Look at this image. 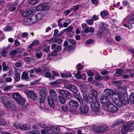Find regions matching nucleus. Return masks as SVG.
Wrapping results in <instances>:
<instances>
[{
	"label": "nucleus",
	"instance_id": "obj_1",
	"mask_svg": "<svg viewBox=\"0 0 134 134\" xmlns=\"http://www.w3.org/2000/svg\"><path fill=\"white\" fill-rule=\"evenodd\" d=\"M128 98L125 97L123 94H120V93L118 94V97H114L112 99L113 102L119 107H121L122 105V103L125 104L128 103Z\"/></svg>",
	"mask_w": 134,
	"mask_h": 134
},
{
	"label": "nucleus",
	"instance_id": "obj_2",
	"mask_svg": "<svg viewBox=\"0 0 134 134\" xmlns=\"http://www.w3.org/2000/svg\"><path fill=\"white\" fill-rule=\"evenodd\" d=\"M12 97L19 104L21 105L24 104L25 102V99L22 98L18 93H14L12 95Z\"/></svg>",
	"mask_w": 134,
	"mask_h": 134
},
{
	"label": "nucleus",
	"instance_id": "obj_3",
	"mask_svg": "<svg viewBox=\"0 0 134 134\" xmlns=\"http://www.w3.org/2000/svg\"><path fill=\"white\" fill-rule=\"evenodd\" d=\"M124 26L126 27L128 24H132L134 23V14L129 15L125 18L122 21Z\"/></svg>",
	"mask_w": 134,
	"mask_h": 134
},
{
	"label": "nucleus",
	"instance_id": "obj_4",
	"mask_svg": "<svg viewBox=\"0 0 134 134\" xmlns=\"http://www.w3.org/2000/svg\"><path fill=\"white\" fill-rule=\"evenodd\" d=\"M108 127L105 125H99L94 128V131L97 133H103L106 132Z\"/></svg>",
	"mask_w": 134,
	"mask_h": 134
},
{
	"label": "nucleus",
	"instance_id": "obj_5",
	"mask_svg": "<svg viewBox=\"0 0 134 134\" xmlns=\"http://www.w3.org/2000/svg\"><path fill=\"white\" fill-rule=\"evenodd\" d=\"M93 98H91L89 99L90 101L91 102V108L93 109H96L99 110V108L100 106V104L98 100V99H95L94 102H93Z\"/></svg>",
	"mask_w": 134,
	"mask_h": 134
},
{
	"label": "nucleus",
	"instance_id": "obj_6",
	"mask_svg": "<svg viewBox=\"0 0 134 134\" xmlns=\"http://www.w3.org/2000/svg\"><path fill=\"white\" fill-rule=\"evenodd\" d=\"M132 123L128 122L125 123L123 125V127L121 130V132L123 134L126 133L129 129L132 130Z\"/></svg>",
	"mask_w": 134,
	"mask_h": 134
},
{
	"label": "nucleus",
	"instance_id": "obj_7",
	"mask_svg": "<svg viewBox=\"0 0 134 134\" xmlns=\"http://www.w3.org/2000/svg\"><path fill=\"white\" fill-rule=\"evenodd\" d=\"M79 110L81 114L84 115L87 114L88 113L89 107L86 105H82L80 106Z\"/></svg>",
	"mask_w": 134,
	"mask_h": 134
},
{
	"label": "nucleus",
	"instance_id": "obj_8",
	"mask_svg": "<svg viewBox=\"0 0 134 134\" xmlns=\"http://www.w3.org/2000/svg\"><path fill=\"white\" fill-rule=\"evenodd\" d=\"M57 91L62 96L67 99L70 98L71 94L68 91L64 90H57Z\"/></svg>",
	"mask_w": 134,
	"mask_h": 134
},
{
	"label": "nucleus",
	"instance_id": "obj_9",
	"mask_svg": "<svg viewBox=\"0 0 134 134\" xmlns=\"http://www.w3.org/2000/svg\"><path fill=\"white\" fill-rule=\"evenodd\" d=\"M45 90L42 89L39 92L40 100L41 103H43L46 98Z\"/></svg>",
	"mask_w": 134,
	"mask_h": 134
},
{
	"label": "nucleus",
	"instance_id": "obj_10",
	"mask_svg": "<svg viewBox=\"0 0 134 134\" xmlns=\"http://www.w3.org/2000/svg\"><path fill=\"white\" fill-rule=\"evenodd\" d=\"M107 107L108 109L112 113H115L118 110V107L113 105L111 102L107 105Z\"/></svg>",
	"mask_w": 134,
	"mask_h": 134
},
{
	"label": "nucleus",
	"instance_id": "obj_11",
	"mask_svg": "<svg viewBox=\"0 0 134 134\" xmlns=\"http://www.w3.org/2000/svg\"><path fill=\"white\" fill-rule=\"evenodd\" d=\"M26 93L28 97L33 100H35L37 98L36 94L32 91L27 90L26 91Z\"/></svg>",
	"mask_w": 134,
	"mask_h": 134
},
{
	"label": "nucleus",
	"instance_id": "obj_12",
	"mask_svg": "<svg viewBox=\"0 0 134 134\" xmlns=\"http://www.w3.org/2000/svg\"><path fill=\"white\" fill-rule=\"evenodd\" d=\"M104 95L108 97L111 98L114 94L113 90L109 89H106L104 91Z\"/></svg>",
	"mask_w": 134,
	"mask_h": 134
},
{
	"label": "nucleus",
	"instance_id": "obj_13",
	"mask_svg": "<svg viewBox=\"0 0 134 134\" xmlns=\"http://www.w3.org/2000/svg\"><path fill=\"white\" fill-rule=\"evenodd\" d=\"M7 98L6 97H2L1 98L2 102L7 107L12 108L14 105L13 104H10V102L9 100H6Z\"/></svg>",
	"mask_w": 134,
	"mask_h": 134
},
{
	"label": "nucleus",
	"instance_id": "obj_14",
	"mask_svg": "<svg viewBox=\"0 0 134 134\" xmlns=\"http://www.w3.org/2000/svg\"><path fill=\"white\" fill-rule=\"evenodd\" d=\"M49 8V7L47 5L46 3H44L40 4L37 7L36 9L38 10H47Z\"/></svg>",
	"mask_w": 134,
	"mask_h": 134
},
{
	"label": "nucleus",
	"instance_id": "obj_15",
	"mask_svg": "<svg viewBox=\"0 0 134 134\" xmlns=\"http://www.w3.org/2000/svg\"><path fill=\"white\" fill-rule=\"evenodd\" d=\"M68 105L69 107L73 109H75L79 106V104L78 102L73 100H72L69 102Z\"/></svg>",
	"mask_w": 134,
	"mask_h": 134
},
{
	"label": "nucleus",
	"instance_id": "obj_16",
	"mask_svg": "<svg viewBox=\"0 0 134 134\" xmlns=\"http://www.w3.org/2000/svg\"><path fill=\"white\" fill-rule=\"evenodd\" d=\"M108 98L104 95L101 96L100 97V101L101 103L103 104H106L107 105L110 102Z\"/></svg>",
	"mask_w": 134,
	"mask_h": 134
},
{
	"label": "nucleus",
	"instance_id": "obj_17",
	"mask_svg": "<svg viewBox=\"0 0 134 134\" xmlns=\"http://www.w3.org/2000/svg\"><path fill=\"white\" fill-rule=\"evenodd\" d=\"M44 129L41 130V134H52L53 132H51V130H50L49 127L47 126L46 127L44 128Z\"/></svg>",
	"mask_w": 134,
	"mask_h": 134
},
{
	"label": "nucleus",
	"instance_id": "obj_18",
	"mask_svg": "<svg viewBox=\"0 0 134 134\" xmlns=\"http://www.w3.org/2000/svg\"><path fill=\"white\" fill-rule=\"evenodd\" d=\"M51 48L55 51L59 52L62 49V47L61 46L57 45L56 44H53L51 45Z\"/></svg>",
	"mask_w": 134,
	"mask_h": 134
},
{
	"label": "nucleus",
	"instance_id": "obj_19",
	"mask_svg": "<svg viewBox=\"0 0 134 134\" xmlns=\"http://www.w3.org/2000/svg\"><path fill=\"white\" fill-rule=\"evenodd\" d=\"M54 98L49 96H48V104L53 109L55 105L54 102Z\"/></svg>",
	"mask_w": 134,
	"mask_h": 134
},
{
	"label": "nucleus",
	"instance_id": "obj_20",
	"mask_svg": "<svg viewBox=\"0 0 134 134\" xmlns=\"http://www.w3.org/2000/svg\"><path fill=\"white\" fill-rule=\"evenodd\" d=\"M21 79L26 81H29L30 80V78L28 76V74L25 72H23L22 73Z\"/></svg>",
	"mask_w": 134,
	"mask_h": 134
},
{
	"label": "nucleus",
	"instance_id": "obj_21",
	"mask_svg": "<svg viewBox=\"0 0 134 134\" xmlns=\"http://www.w3.org/2000/svg\"><path fill=\"white\" fill-rule=\"evenodd\" d=\"M49 94L50 96V97L54 99L57 98V94L55 91L53 89H51L50 90Z\"/></svg>",
	"mask_w": 134,
	"mask_h": 134
},
{
	"label": "nucleus",
	"instance_id": "obj_22",
	"mask_svg": "<svg viewBox=\"0 0 134 134\" xmlns=\"http://www.w3.org/2000/svg\"><path fill=\"white\" fill-rule=\"evenodd\" d=\"M30 19L31 21L32 22V24L35 23L37 21V18L36 17V14H33L32 15H30L29 16Z\"/></svg>",
	"mask_w": 134,
	"mask_h": 134
},
{
	"label": "nucleus",
	"instance_id": "obj_23",
	"mask_svg": "<svg viewBox=\"0 0 134 134\" xmlns=\"http://www.w3.org/2000/svg\"><path fill=\"white\" fill-rule=\"evenodd\" d=\"M23 24L24 25H28L32 24V22L31 21L30 19L29 16L26 19L24 20Z\"/></svg>",
	"mask_w": 134,
	"mask_h": 134
},
{
	"label": "nucleus",
	"instance_id": "obj_24",
	"mask_svg": "<svg viewBox=\"0 0 134 134\" xmlns=\"http://www.w3.org/2000/svg\"><path fill=\"white\" fill-rule=\"evenodd\" d=\"M16 7L13 5H8L6 8V10H9L10 11H13L15 10Z\"/></svg>",
	"mask_w": 134,
	"mask_h": 134
},
{
	"label": "nucleus",
	"instance_id": "obj_25",
	"mask_svg": "<svg viewBox=\"0 0 134 134\" xmlns=\"http://www.w3.org/2000/svg\"><path fill=\"white\" fill-rule=\"evenodd\" d=\"M58 98L60 102L62 104L65 103L66 102V98L63 96H59L58 97Z\"/></svg>",
	"mask_w": 134,
	"mask_h": 134
},
{
	"label": "nucleus",
	"instance_id": "obj_26",
	"mask_svg": "<svg viewBox=\"0 0 134 134\" xmlns=\"http://www.w3.org/2000/svg\"><path fill=\"white\" fill-rule=\"evenodd\" d=\"M123 72V71L122 69H117L116 72L114 74L115 76H121Z\"/></svg>",
	"mask_w": 134,
	"mask_h": 134
},
{
	"label": "nucleus",
	"instance_id": "obj_27",
	"mask_svg": "<svg viewBox=\"0 0 134 134\" xmlns=\"http://www.w3.org/2000/svg\"><path fill=\"white\" fill-rule=\"evenodd\" d=\"M60 131V129L58 127H54L53 129V131L51 130V132H53L52 134H54L55 133L58 134L59 133Z\"/></svg>",
	"mask_w": 134,
	"mask_h": 134
},
{
	"label": "nucleus",
	"instance_id": "obj_28",
	"mask_svg": "<svg viewBox=\"0 0 134 134\" xmlns=\"http://www.w3.org/2000/svg\"><path fill=\"white\" fill-rule=\"evenodd\" d=\"M99 109L92 108L91 112V114L93 116L97 115L99 114Z\"/></svg>",
	"mask_w": 134,
	"mask_h": 134
},
{
	"label": "nucleus",
	"instance_id": "obj_29",
	"mask_svg": "<svg viewBox=\"0 0 134 134\" xmlns=\"http://www.w3.org/2000/svg\"><path fill=\"white\" fill-rule=\"evenodd\" d=\"M20 72H16L15 74L14 79L15 81H18L20 79Z\"/></svg>",
	"mask_w": 134,
	"mask_h": 134
},
{
	"label": "nucleus",
	"instance_id": "obj_30",
	"mask_svg": "<svg viewBox=\"0 0 134 134\" xmlns=\"http://www.w3.org/2000/svg\"><path fill=\"white\" fill-rule=\"evenodd\" d=\"M91 92L92 95L95 97V99H98V93L97 91L93 89L91 90Z\"/></svg>",
	"mask_w": 134,
	"mask_h": 134
},
{
	"label": "nucleus",
	"instance_id": "obj_31",
	"mask_svg": "<svg viewBox=\"0 0 134 134\" xmlns=\"http://www.w3.org/2000/svg\"><path fill=\"white\" fill-rule=\"evenodd\" d=\"M75 97L77 99L81 104H82L83 100L82 98L80 95L75 94Z\"/></svg>",
	"mask_w": 134,
	"mask_h": 134
},
{
	"label": "nucleus",
	"instance_id": "obj_32",
	"mask_svg": "<svg viewBox=\"0 0 134 134\" xmlns=\"http://www.w3.org/2000/svg\"><path fill=\"white\" fill-rule=\"evenodd\" d=\"M39 131L37 130H33L31 131H28L26 132V134H39Z\"/></svg>",
	"mask_w": 134,
	"mask_h": 134
},
{
	"label": "nucleus",
	"instance_id": "obj_33",
	"mask_svg": "<svg viewBox=\"0 0 134 134\" xmlns=\"http://www.w3.org/2000/svg\"><path fill=\"white\" fill-rule=\"evenodd\" d=\"M36 125L38 126L39 127H41L42 128H45L47 127L46 124L44 122H42L41 123L38 122L36 123Z\"/></svg>",
	"mask_w": 134,
	"mask_h": 134
},
{
	"label": "nucleus",
	"instance_id": "obj_34",
	"mask_svg": "<svg viewBox=\"0 0 134 134\" xmlns=\"http://www.w3.org/2000/svg\"><path fill=\"white\" fill-rule=\"evenodd\" d=\"M70 90L75 93H76L77 91V88L75 86L72 85H71Z\"/></svg>",
	"mask_w": 134,
	"mask_h": 134
},
{
	"label": "nucleus",
	"instance_id": "obj_35",
	"mask_svg": "<svg viewBox=\"0 0 134 134\" xmlns=\"http://www.w3.org/2000/svg\"><path fill=\"white\" fill-rule=\"evenodd\" d=\"M123 122L121 120H117L114 122L113 124L114 126H116L122 124Z\"/></svg>",
	"mask_w": 134,
	"mask_h": 134
},
{
	"label": "nucleus",
	"instance_id": "obj_36",
	"mask_svg": "<svg viewBox=\"0 0 134 134\" xmlns=\"http://www.w3.org/2000/svg\"><path fill=\"white\" fill-rule=\"evenodd\" d=\"M79 8V5H76L72 7L70 9L72 11L75 12L78 10Z\"/></svg>",
	"mask_w": 134,
	"mask_h": 134
},
{
	"label": "nucleus",
	"instance_id": "obj_37",
	"mask_svg": "<svg viewBox=\"0 0 134 134\" xmlns=\"http://www.w3.org/2000/svg\"><path fill=\"white\" fill-rule=\"evenodd\" d=\"M7 125V122L2 118H0V125L4 126Z\"/></svg>",
	"mask_w": 134,
	"mask_h": 134
},
{
	"label": "nucleus",
	"instance_id": "obj_38",
	"mask_svg": "<svg viewBox=\"0 0 134 134\" xmlns=\"http://www.w3.org/2000/svg\"><path fill=\"white\" fill-rule=\"evenodd\" d=\"M43 14L41 13H39L37 14V15H36V17L37 18V20L38 21L42 19L43 17Z\"/></svg>",
	"mask_w": 134,
	"mask_h": 134
},
{
	"label": "nucleus",
	"instance_id": "obj_39",
	"mask_svg": "<svg viewBox=\"0 0 134 134\" xmlns=\"http://www.w3.org/2000/svg\"><path fill=\"white\" fill-rule=\"evenodd\" d=\"M108 14V12L106 11H102L100 13V15L102 18L104 17L105 16L107 15Z\"/></svg>",
	"mask_w": 134,
	"mask_h": 134
},
{
	"label": "nucleus",
	"instance_id": "obj_40",
	"mask_svg": "<svg viewBox=\"0 0 134 134\" xmlns=\"http://www.w3.org/2000/svg\"><path fill=\"white\" fill-rule=\"evenodd\" d=\"M28 129V126L26 124H22L21 127V129L22 130H27Z\"/></svg>",
	"mask_w": 134,
	"mask_h": 134
},
{
	"label": "nucleus",
	"instance_id": "obj_41",
	"mask_svg": "<svg viewBox=\"0 0 134 134\" xmlns=\"http://www.w3.org/2000/svg\"><path fill=\"white\" fill-rule=\"evenodd\" d=\"M130 100L132 103H134V92L132 93L130 96Z\"/></svg>",
	"mask_w": 134,
	"mask_h": 134
},
{
	"label": "nucleus",
	"instance_id": "obj_42",
	"mask_svg": "<svg viewBox=\"0 0 134 134\" xmlns=\"http://www.w3.org/2000/svg\"><path fill=\"white\" fill-rule=\"evenodd\" d=\"M42 55V53L41 51L37 52L35 55L36 57L37 58H41Z\"/></svg>",
	"mask_w": 134,
	"mask_h": 134
},
{
	"label": "nucleus",
	"instance_id": "obj_43",
	"mask_svg": "<svg viewBox=\"0 0 134 134\" xmlns=\"http://www.w3.org/2000/svg\"><path fill=\"white\" fill-rule=\"evenodd\" d=\"M17 53L15 49L11 51L10 52L9 55L11 57H13Z\"/></svg>",
	"mask_w": 134,
	"mask_h": 134
},
{
	"label": "nucleus",
	"instance_id": "obj_44",
	"mask_svg": "<svg viewBox=\"0 0 134 134\" xmlns=\"http://www.w3.org/2000/svg\"><path fill=\"white\" fill-rule=\"evenodd\" d=\"M22 126V124L19 123H16L14 125V126L17 129H21V127Z\"/></svg>",
	"mask_w": 134,
	"mask_h": 134
},
{
	"label": "nucleus",
	"instance_id": "obj_45",
	"mask_svg": "<svg viewBox=\"0 0 134 134\" xmlns=\"http://www.w3.org/2000/svg\"><path fill=\"white\" fill-rule=\"evenodd\" d=\"M68 41L72 45H75L76 44V41L70 38L68 40Z\"/></svg>",
	"mask_w": 134,
	"mask_h": 134
},
{
	"label": "nucleus",
	"instance_id": "obj_46",
	"mask_svg": "<svg viewBox=\"0 0 134 134\" xmlns=\"http://www.w3.org/2000/svg\"><path fill=\"white\" fill-rule=\"evenodd\" d=\"M55 43H57L58 44H60L62 43V40L59 38H55Z\"/></svg>",
	"mask_w": 134,
	"mask_h": 134
},
{
	"label": "nucleus",
	"instance_id": "obj_47",
	"mask_svg": "<svg viewBox=\"0 0 134 134\" xmlns=\"http://www.w3.org/2000/svg\"><path fill=\"white\" fill-rule=\"evenodd\" d=\"M65 31H66L68 32H69L73 30V27L71 26H70L68 27L65 29Z\"/></svg>",
	"mask_w": 134,
	"mask_h": 134
},
{
	"label": "nucleus",
	"instance_id": "obj_48",
	"mask_svg": "<svg viewBox=\"0 0 134 134\" xmlns=\"http://www.w3.org/2000/svg\"><path fill=\"white\" fill-rule=\"evenodd\" d=\"M39 0H31L30 4L31 5H33L37 3Z\"/></svg>",
	"mask_w": 134,
	"mask_h": 134
},
{
	"label": "nucleus",
	"instance_id": "obj_49",
	"mask_svg": "<svg viewBox=\"0 0 134 134\" xmlns=\"http://www.w3.org/2000/svg\"><path fill=\"white\" fill-rule=\"evenodd\" d=\"M62 110L64 112L68 110V106L67 105H64L62 107Z\"/></svg>",
	"mask_w": 134,
	"mask_h": 134
},
{
	"label": "nucleus",
	"instance_id": "obj_50",
	"mask_svg": "<svg viewBox=\"0 0 134 134\" xmlns=\"http://www.w3.org/2000/svg\"><path fill=\"white\" fill-rule=\"evenodd\" d=\"M12 87V86H6L4 88V90L5 91H7L10 89Z\"/></svg>",
	"mask_w": 134,
	"mask_h": 134
},
{
	"label": "nucleus",
	"instance_id": "obj_51",
	"mask_svg": "<svg viewBox=\"0 0 134 134\" xmlns=\"http://www.w3.org/2000/svg\"><path fill=\"white\" fill-rule=\"evenodd\" d=\"M13 28L10 26H7L5 28L4 30V31H9L12 30Z\"/></svg>",
	"mask_w": 134,
	"mask_h": 134
},
{
	"label": "nucleus",
	"instance_id": "obj_52",
	"mask_svg": "<svg viewBox=\"0 0 134 134\" xmlns=\"http://www.w3.org/2000/svg\"><path fill=\"white\" fill-rule=\"evenodd\" d=\"M62 82V81L60 79H58L56 81L52 82L53 85H56L61 83Z\"/></svg>",
	"mask_w": 134,
	"mask_h": 134
},
{
	"label": "nucleus",
	"instance_id": "obj_53",
	"mask_svg": "<svg viewBox=\"0 0 134 134\" xmlns=\"http://www.w3.org/2000/svg\"><path fill=\"white\" fill-rule=\"evenodd\" d=\"M44 75L45 77L49 78L51 76V74L50 72L47 71L45 73Z\"/></svg>",
	"mask_w": 134,
	"mask_h": 134
},
{
	"label": "nucleus",
	"instance_id": "obj_54",
	"mask_svg": "<svg viewBox=\"0 0 134 134\" xmlns=\"http://www.w3.org/2000/svg\"><path fill=\"white\" fill-rule=\"evenodd\" d=\"M17 53H21L23 50V49L21 48H18L16 49Z\"/></svg>",
	"mask_w": 134,
	"mask_h": 134
},
{
	"label": "nucleus",
	"instance_id": "obj_55",
	"mask_svg": "<svg viewBox=\"0 0 134 134\" xmlns=\"http://www.w3.org/2000/svg\"><path fill=\"white\" fill-rule=\"evenodd\" d=\"M6 51L5 49H3L2 53V55L3 56L5 57L6 55Z\"/></svg>",
	"mask_w": 134,
	"mask_h": 134
},
{
	"label": "nucleus",
	"instance_id": "obj_56",
	"mask_svg": "<svg viewBox=\"0 0 134 134\" xmlns=\"http://www.w3.org/2000/svg\"><path fill=\"white\" fill-rule=\"evenodd\" d=\"M71 85V84H65L64 85V87L65 88L70 90Z\"/></svg>",
	"mask_w": 134,
	"mask_h": 134
},
{
	"label": "nucleus",
	"instance_id": "obj_57",
	"mask_svg": "<svg viewBox=\"0 0 134 134\" xmlns=\"http://www.w3.org/2000/svg\"><path fill=\"white\" fill-rule=\"evenodd\" d=\"M55 39L54 38H51L48 41L50 43H55Z\"/></svg>",
	"mask_w": 134,
	"mask_h": 134
},
{
	"label": "nucleus",
	"instance_id": "obj_58",
	"mask_svg": "<svg viewBox=\"0 0 134 134\" xmlns=\"http://www.w3.org/2000/svg\"><path fill=\"white\" fill-rule=\"evenodd\" d=\"M63 20L62 19H59L58 21V25L59 27H62L61 21Z\"/></svg>",
	"mask_w": 134,
	"mask_h": 134
},
{
	"label": "nucleus",
	"instance_id": "obj_59",
	"mask_svg": "<svg viewBox=\"0 0 134 134\" xmlns=\"http://www.w3.org/2000/svg\"><path fill=\"white\" fill-rule=\"evenodd\" d=\"M15 66L18 68H20L22 66V64L20 62H18L15 63Z\"/></svg>",
	"mask_w": 134,
	"mask_h": 134
},
{
	"label": "nucleus",
	"instance_id": "obj_60",
	"mask_svg": "<svg viewBox=\"0 0 134 134\" xmlns=\"http://www.w3.org/2000/svg\"><path fill=\"white\" fill-rule=\"evenodd\" d=\"M50 48V47L47 46L43 49V50L45 52H49V50Z\"/></svg>",
	"mask_w": 134,
	"mask_h": 134
},
{
	"label": "nucleus",
	"instance_id": "obj_61",
	"mask_svg": "<svg viewBox=\"0 0 134 134\" xmlns=\"http://www.w3.org/2000/svg\"><path fill=\"white\" fill-rule=\"evenodd\" d=\"M71 113L75 114H79V112L75 110H73L71 111Z\"/></svg>",
	"mask_w": 134,
	"mask_h": 134
},
{
	"label": "nucleus",
	"instance_id": "obj_62",
	"mask_svg": "<svg viewBox=\"0 0 134 134\" xmlns=\"http://www.w3.org/2000/svg\"><path fill=\"white\" fill-rule=\"evenodd\" d=\"M95 79L96 80H101L102 79V76L99 75H96L95 76Z\"/></svg>",
	"mask_w": 134,
	"mask_h": 134
},
{
	"label": "nucleus",
	"instance_id": "obj_63",
	"mask_svg": "<svg viewBox=\"0 0 134 134\" xmlns=\"http://www.w3.org/2000/svg\"><path fill=\"white\" fill-rule=\"evenodd\" d=\"M77 68L78 72H79V70L81 69V68L83 67V66L81 65L80 64H79L77 65Z\"/></svg>",
	"mask_w": 134,
	"mask_h": 134
},
{
	"label": "nucleus",
	"instance_id": "obj_64",
	"mask_svg": "<svg viewBox=\"0 0 134 134\" xmlns=\"http://www.w3.org/2000/svg\"><path fill=\"white\" fill-rule=\"evenodd\" d=\"M29 13L27 12H23L22 16L24 17H26L28 15Z\"/></svg>",
	"mask_w": 134,
	"mask_h": 134
}]
</instances>
